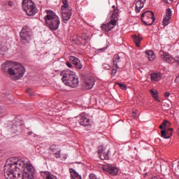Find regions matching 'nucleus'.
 I'll return each mask as SVG.
<instances>
[{"instance_id": "nucleus-44", "label": "nucleus", "mask_w": 179, "mask_h": 179, "mask_svg": "<svg viewBox=\"0 0 179 179\" xmlns=\"http://www.w3.org/2000/svg\"><path fill=\"white\" fill-rule=\"evenodd\" d=\"M32 134H33V131H29V132H28V135H29V136H30V135H32Z\"/></svg>"}, {"instance_id": "nucleus-27", "label": "nucleus", "mask_w": 179, "mask_h": 179, "mask_svg": "<svg viewBox=\"0 0 179 179\" xmlns=\"http://www.w3.org/2000/svg\"><path fill=\"white\" fill-rule=\"evenodd\" d=\"M151 95L152 96V97L157 101H160V100H159V97L157 95V91H154L153 90H150Z\"/></svg>"}, {"instance_id": "nucleus-17", "label": "nucleus", "mask_w": 179, "mask_h": 179, "mask_svg": "<svg viewBox=\"0 0 179 179\" xmlns=\"http://www.w3.org/2000/svg\"><path fill=\"white\" fill-rule=\"evenodd\" d=\"M69 61L74 65L76 69H82L83 68V65L80 63V60L76 57L71 56L69 57Z\"/></svg>"}, {"instance_id": "nucleus-9", "label": "nucleus", "mask_w": 179, "mask_h": 179, "mask_svg": "<svg viewBox=\"0 0 179 179\" xmlns=\"http://www.w3.org/2000/svg\"><path fill=\"white\" fill-rule=\"evenodd\" d=\"M22 172L24 173V178L33 179L34 178V167L31 164H26L24 161V166L22 169Z\"/></svg>"}, {"instance_id": "nucleus-16", "label": "nucleus", "mask_w": 179, "mask_h": 179, "mask_svg": "<svg viewBox=\"0 0 179 179\" xmlns=\"http://www.w3.org/2000/svg\"><path fill=\"white\" fill-rule=\"evenodd\" d=\"M50 152H52V155L56 157V159H61L62 155H61V148L57 145H52L49 147Z\"/></svg>"}, {"instance_id": "nucleus-25", "label": "nucleus", "mask_w": 179, "mask_h": 179, "mask_svg": "<svg viewBox=\"0 0 179 179\" xmlns=\"http://www.w3.org/2000/svg\"><path fill=\"white\" fill-rule=\"evenodd\" d=\"M132 37H133V40L134 41L135 45L137 47H141V41H142V38L136 35H133Z\"/></svg>"}, {"instance_id": "nucleus-13", "label": "nucleus", "mask_w": 179, "mask_h": 179, "mask_svg": "<svg viewBox=\"0 0 179 179\" xmlns=\"http://www.w3.org/2000/svg\"><path fill=\"white\" fill-rule=\"evenodd\" d=\"M16 62H13L10 60L6 61L3 64H1V71L3 72L4 75L7 76L8 73H9L10 69Z\"/></svg>"}, {"instance_id": "nucleus-38", "label": "nucleus", "mask_w": 179, "mask_h": 179, "mask_svg": "<svg viewBox=\"0 0 179 179\" xmlns=\"http://www.w3.org/2000/svg\"><path fill=\"white\" fill-rule=\"evenodd\" d=\"M8 3L10 8H13V1H9Z\"/></svg>"}, {"instance_id": "nucleus-41", "label": "nucleus", "mask_w": 179, "mask_h": 179, "mask_svg": "<svg viewBox=\"0 0 179 179\" xmlns=\"http://www.w3.org/2000/svg\"><path fill=\"white\" fill-rule=\"evenodd\" d=\"M175 82L176 83H179V76L176 78Z\"/></svg>"}, {"instance_id": "nucleus-28", "label": "nucleus", "mask_w": 179, "mask_h": 179, "mask_svg": "<svg viewBox=\"0 0 179 179\" xmlns=\"http://www.w3.org/2000/svg\"><path fill=\"white\" fill-rule=\"evenodd\" d=\"M161 135H162V138H164L165 139H169V138H171V133H170V134L168 135L166 130H162L161 131Z\"/></svg>"}, {"instance_id": "nucleus-23", "label": "nucleus", "mask_w": 179, "mask_h": 179, "mask_svg": "<svg viewBox=\"0 0 179 179\" xmlns=\"http://www.w3.org/2000/svg\"><path fill=\"white\" fill-rule=\"evenodd\" d=\"M70 173H71V179H82V176L75 171L73 169H69Z\"/></svg>"}, {"instance_id": "nucleus-20", "label": "nucleus", "mask_w": 179, "mask_h": 179, "mask_svg": "<svg viewBox=\"0 0 179 179\" xmlns=\"http://www.w3.org/2000/svg\"><path fill=\"white\" fill-rule=\"evenodd\" d=\"M79 123L83 127H88V125H90V119L87 118V116H86V115L83 114L81 115Z\"/></svg>"}, {"instance_id": "nucleus-34", "label": "nucleus", "mask_w": 179, "mask_h": 179, "mask_svg": "<svg viewBox=\"0 0 179 179\" xmlns=\"http://www.w3.org/2000/svg\"><path fill=\"white\" fill-rule=\"evenodd\" d=\"M80 39L82 40L80 41V44H85V43H86V40H87L86 37L83 36V37L80 38Z\"/></svg>"}, {"instance_id": "nucleus-45", "label": "nucleus", "mask_w": 179, "mask_h": 179, "mask_svg": "<svg viewBox=\"0 0 179 179\" xmlns=\"http://www.w3.org/2000/svg\"><path fill=\"white\" fill-rule=\"evenodd\" d=\"M104 50H106V48H101V49H99V51H104Z\"/></svg>"}, {"instance_id": "nucleus-18", "label": "nucleus", "mask_w": 179, "mask_h": 179, "mask_svg": "<svg viewBox=\"0 0 179 179\" xmlns=\"http://www.w3.org/2000/svg\"><path fill=\"white\" fill-rule=\"evenodd\" d=\"M135 11L136 13H139L141 12V10L145 6V4L146 3V0H135Z\"/></svg>"}, {"instance_id": "nucleus-4", "label": "nucleus", "mask_w": 179, "mask_h": 179, "mask_svg": "<svg viewBox=\"0 0 179 179\" xmlns=\"http://www.w3.org/2000/svg\"><path fill=\"white\" fill-rule=\"evenodd\" d=\"M26 73V69L23 65L15 62L10 71L7 74V78H10L11 80H19Z\"/></svg>"}, {"instance_id": "nucleus-36", "label": "nucleus", "mask_w": 179, "mask_h": 179, "mask_svg": "<svg viewBox=\"0 0 179 179\" xmlns=\"http://www.w3.org/2000/svg\"><path fill=\"white\" fill-rule=\"evenodd\" d=\"M5 113V108L2 106H0V115Z\"/></svg>"}, {"instance_id": "nucleus-31", "label": "nucleus", "mask_w": 179, "mask_h": 179, "mask_svg": "<svg viewBox=\"0 0 179 179\" xmlns=\"http://www.w3.org/2000/svg\"><path fill=\"white\" fill-rule=\"evenodd\" d=\"M167 122H169V121L164 120L163 122L159 126V129H164V128H166V125H167Z\"/></svg>"}, {"instance_id": "nucleus-6", "label": "nucleus", "mask_w": 179, "mask_h": 179, "mask_svg": "<svg viewBox=\"0 0 179 179\" xmlns=\"http://www.w3.org/2000/svg\"><path fill=\"white\" fill-rule=\"evenodd\" d=\"M22 8L28 16H34L37 13L36 4L31 0H23Z\"/></svg>"}, {"instance_id": "nucleus-19", "label": "nucleus", "mask_w": 179, "mask_h": 179, "mask_svg": "<svg viewBox=\"0 0 179 179\" xmlns=\"http://www.w3.org/2000/svg\"><path fill=\"white\" fill-rule=\"evenodd\" d=\"M171 15H173V13H171V9H166L165 17H164V20L162 21V24L164 26H167L169 23H170V20H171Z\"/></svg>"}, {"instance_id": "nucleus-42", "label": "nucleus", "mask_w": 179, "mask_h": 179, "mask_svg": "<svg viewBox=\"0 0 179 179\" xmlns=\"http://www.w3.org/2000/svg\"><path fill=\"white\" fill-rule=\"evenodd\" d=\"M169 96H170V92H166L165 97H169Z\"/></svg>"}, {"instance_id": "nucleus-10", "label": "nucleus", "mask_w": 179, "mask_h": 179, "mask_svg": "<svg viewBox=\"0 0 179 179\" xmlns=\"http://www.w3.org/2000/svg\"><path fill=\"white\" fill-rule=\"evenodd\" d=\"M141 20L145 26H152L155 20V14L152 11H145L141 15Z\"/></svg>"}, {"instance_id": "nucleus-29", "label": "nucleus", "mask_w": 179, "mask_h": 179, "mask_svg": "<svg viewBox=\"0 0 179 179\" xmlns=\"http://www.w3.org/2000/svg\"><path fill=\"white\" fill-rule=\"evenodd\" d=\"M6 51H8V48L0 45V54H3V52H6Z\"/></svg>"}, {"instance_id": "nucleus-5", "label": "nucleus", "mask_w": 179, "mask_h": 179, "mask_svg": "<svg viewBox=\"0 0 179 179\" xmlns=\"http://www.w3.org/2000/svg\"><path fill=\"white\" fill-rule=\"evenodd\" d=\"M112 8L113 10L110 12L111 15L110 21L107 24H102L101 26V29L103 30V31H110V30H113L115 26H117V22H118L119 16L118 12L120 10L118 9V7H115V6H113Z\"/></svg>"}, {"instance_id": "nucleus-7", "label": "nucleus", "mask_w": 179, "mask_h": 179, "mask_svg": "<svg viewBox=\"0 0 179 179\" xmlns=\"http://www.w3.org/2000/svg\"><path fill=\"white\" fill-rule=\"evenodd\" d=\"M63 6H62V15L64 23H68V21L72 16V8L69 7L68 0H62Z\"/></svg>"}, {"instance_id": "nucleus-2", "label": "nucleus", "mask_w": 179, "mask_h": 179, "mask_svg": "<svg viewBox=\"0 0 179 179\" xmlns=\"http://www.w3.org/2000/svg\"><path fill=\"white\" fill-rule=\"evenodd\" d=\"M61 76H63L62 80L66 86L70 87H78L79 86V77L75 75L73 71L71 70H64L60 73Z\"/></svg>"}, {"instance_id": "nucleus-11", "label": "nucleus", "mask_w": 179, "mask_h": 179, "mask_svg": "<svg viewBox=\"0 0 179 179\" xmlns=\"http://www.w3.org/2000/svg\"><path fill=\"white\" fill-rule=\"evenodd\" d=\"M122 64V57L120 56V55H115L113 58V65L111 66L112 72L111 75L114 76L115 73L117 72V69H120V66H121Z\"/></svg>"}, {"instance_id": "nucleus-33", "label": "nucleus", "mask_w": 179, "mask_h": 179, "mask_svg": "<svg viewBox=\"0 0 179 179\" xmlns=\"http://www.w3.org/2000/svg\"><path fill=\"white\" fill-rule=\"evenodd\" d=\"M166 132V135H170V134H171V136H172L173 128H169Z\"/></svg>"}, {"instance_id": "nucleus-12", "label": "nucleus", "mask_w": 179, "mask_h": 179, "mask_svg": "<svg viewBox=\"0 0 179 179\" xmlns=\"http://www.w3.org/2000/svg\"><path fill=\"white\" fill-rule=\"evenodd\" d=\"M95 82H96V80L94 79V77H92V76L86 77L83 84V89H85L86 90H90V89H92V87L94 86Z\"/></svg>"}, {"instance_id": "nucleus-35", "label": "nucleus", "mask_w": 179, "mask_h": 179, "mask_svg": "<svg viewBox=\"0 0 179 179\" xmlns=\"http://www.w3.org/2000/svg\"><path fill=\"white\" fill-rule=\"evenodd\" d=\"M132 117L134 120H138V113H136V112H133Z\"/></svg>"}, {"instance_id": "nucleus-47", "label": "nucleus", "mask_w": 179, "mask_h": 179, "mask_svg": "<svg viewBox=\"0 0 179 179\" xmlns=\"http://www.w3.org/2000/svg\"><path fill=\"white\" fill-rule=\"evenodd\" d=\"M178 166H179V162H178Z\"/></svg>"}, {"instance_id": "nucleus-43", "label": "nucleus", "mask_w": 179, "mask_h": 179, "mask_svg": "<svg viewBox=\"0 0 179 179\" xmlns=\"http://www.w3.org/2000/svg\"><path fill=\"white\" fill-rule=\"evenodd\" d=\"M175 61H176V62H179V57H175Z\"/></svg>"}, {"instance_id": "nucleus-1", "label": "nucleus", "mask_w": 179, "mask_h": 179, "mask_svg": "<svg viewBox=\"0 0 179 179\" xmlns=\"http://www.w3.org/2000/svg\"><path fill=\"white\" fill-rule=\"evenodd\" d=\"M24 166V161L10 158L4 166V176L6 179H26L22 171Z\"/></svg>"}, {"instance_id": "nucleus-30", "label": "nucleus", "mask_w": 179, "mask_h": 179, "mask_svg": "<svg viewBox=\"0 0 179 179\" xmlns=\"http://www.w3.org/2000/svg\"><path fill=\"white\" fill-rule=\"evenodd\" d=\"M116 85H117L122 90H127V85L123 84L122 83H117Z\"/></svg>"}, {"instance_id": "nucleus-40", "label": "nucleus", "mask_w": 179, "mask_h": 179, "mask_svg": "<svg viewBox=\"0 0 179 179\" xmlns=\"http://www.w3.org/2000/svg\"><path fill=\"white\" fill-rule=\"evenodd\" d=\"M164 2H166V3H171V2H173V1L174 0H163Z\"/></svg>"}, {"instance_id": "nucleus-32", "label": "nucleus", "mask_w": 179, "mask_h": 179, "mask_svg": "<svg viewBox=\"0 0 179 179\" xmlns=\"http://www.w3.org/2000/svg\"><path fill=\"white\" fill-rule=\"evenodd\" d=\"M103 69H110L111 68V66H110V64H106L104 63L103 65H102Z\"/></svg>"}, {"instance_id": "nucleus-22", "label": "nucleus", "mask_w": 179, "mask_h": 179, "mask_svg": "<svg viewBox=\"0 0 179 179\" xmlns=\"http://www.w3.org/2000/svg\"><path fill=\"white\" fill-rule=\"evenodd\" d=\"M41 176L45 179H58L57 178V176H55L51 173V172L49 171L41 172Z\"/></svg>"}, {"instance_id": "nucleus-8", "label": "nucleus", "mask_w": 179, "mask_h": 179, "mask_svg": "<svg viewBox=\"0 0 179 179\" xmlns=\"http://www.w3.org/2000/svg\"><path fill=\"white\" fill-rule=\"evenodd\" d=\"M21 43L27 44L31 41V29L27 26H24L20 33Z\"/></svg>"}, {"instance_id": "nucleus-3", "label": "nucleus", "mask_w": 179, "mask_h": 179, "mask_svg": "<svg viewBox=\"0 0 179 179\" xmlns=\"http://www.w3.org/2000/svg\"><path fill=\"white\" fill-rule=\"evenodd\" d=\"M46 15L45 16V26L52 30V31H55L58 30L61 21L59 20V17L55 15V13L52 10H45Z\"/></svg>"}, {"instance_id": "nucleus-15", "label": "nucleus", "mask_w": 179, "mask_h": 179, "mask_svg": "<svg viewBox=\"0 0 179 179\" xmlns=\"http://www.w3.org/2000/svg\"><path fill=\"white\" fill-rule=\"evenodd\" d=\"M108 152L110 150L106 151V148L103 145H101L98 148V154L99 155V157L101 160H108Z\"/></svg>"}, {"instance_id": "nucleus-21", "label": "nucleus", "mask_w": 179, "mask_h": 179, "mask_svg": "<svg viewBox=\"0 0 179 179\" xmlns=\"http://www.w3.org/2000/svg\"><path fill=\"white\" fill-rule=\"evenodd\" d=\"M160 55H161V58H162V59H164V61H166V62H171L173 61V57H171L170 55V54L169 53H166L163 51H161L159 52Z\"/></svg>"}, {"instance_id": "nucleus-24", "label": "nucleus", "mask_w": 179, "mask_h": 179, "mask_svg": "<svg viewBox=\"0 0 179 179\" xmlns=\"http://www.w3.org/2000/svg\"><path fill=\"white\" fill-rule=\"evenodd\" d=\"M146 57L148 58L149 61H153L156 58V55L152 50H148L145 52Z\"/></svg>"}, {"instance_id": "nucleus-37", "label": "nucleus", "mask_w": 179, "mask_h": 179, "mask_svg": "<svg viewBox=\"0 0 179 179\" xmlns=\"http://www.w3.org/2000/svg\"><path fill=\"white\" fill-rule=\"evenodd\" d=\"M26 93L29 94V96H33V94L31 93V90L29 89L26 91Z\"/></svg>"}, {"instance_id": "nucleus-14", "label": "nucleus", "mask_w": 179, "mask_h": 179, "mask_svg": "<svg viewBox=\"0 0 179 179\" xmlns=\"http://www.w3.org/2000/svg\"><path fill=\"white\" fill-rule=\"evenodd\" d=\"M103 171H107L110 176H117L118 174V168L111 165L105 164L102 166Z\"/></svg>"}, {"instance_id": "nucleus-39", "label": "nucleus", "mask_w": 179, "mask_h": 179, "mask_svg": "<svg viewBox=\"0 0 179 179\" xmlns=\"http://www.w3.org/2000/svg\"><path fill=\"white\" fill-rule=\"evenodd\" d=\"M66 65L68 66V68H72V64L69 62H67Z\"/></svg>"}, {"instance_id": "nucleus-26", "label": "nucleus", "mask_w": 179, "mask_h": 179, "mask_svg": "<svg viewBox=\"0 0 179 179\" xmlns=\"http://www.w3.org/2000/svg\"><path fill=\"white\" fill-rule=\"evenodd\" d=\"M151 80L154 82H157V80H160V73H152L150 75Z\"/></svg>"}, {"instance_id": "nucleus-46", "label": "nucleus", "mask_w": 179, "mask_h": 179, "mask_svg": "<svg viewBox=\"0 0 179 179\" xmlns=\"http://www.w3.org/2000/svg\"><path fill=\"white\" fill-rule=\"evenodd\" d=\"M63 157L64 159H66V155H65Z\"/></svg>"}]
</instances>
